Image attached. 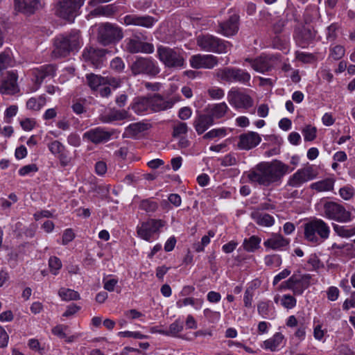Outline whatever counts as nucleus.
Segmentation results:
<instances>
[{
	"label": "nucleus",
	"instance_id": "nucleus-36",
	"mask_svg": "<svg viewBox=\"0 0 355 355\" xmlns=\"http://www.w3.org/2000/svg\"><path fill=\"white\" fill-rule=\"evenodd\" d=\"M273 309L270 301H260L257 304L258 313L263 318H267L269 315H272Z\"/></svg>",
	"mask_w": 355,
	"mask_h": 355
},
{
	"label": "nucleus",
	"instance_id": "nucleus-22",
	"mask_svg": "<svg viewBox=\"0 0 355 355\" xmlns=\"http://www.w3.org/2000/svg\"><path fill=\"white\" fill-rule=\"evenodd\" d=\"M261 141V138L258 133L248 132L239 136L237 146L239 149L248 150L258 146Z\"/></svg>",
	"mask_w": 355,
	"mask_h": 355
},
{
	"label": "nucleus",
	"instance_id": "nucleus-52",
	"mask_svg": "<svg viewBox=\"0 0 355 355\" xmlns=\"http://www.w3.org/2000/svg\"><path fill=\"white\" fill-rule=\"evenodd\" d=\"M265 263L268 266H279L282 263L281 257L278 254L267 255L264 259Z\"/></svg>",
	"mask_w": 355,
	"mask_h": 355
},
{
	"label": "nucleus",
	"instance_id": "nucleus-42",
	"mask_svg": "<svg viewBox=\"0 0 355 355\" xmlns=\"http://www.w3.org/2000/svg\"><path fill=\"white\" fill-rule=\"evenodd\" d=\"M283 338L284 337L281 334L277 333L272 338L263 342L264 347L266 349H269L271 351H274L280 345Z\"/></svg>",
	"mask_w": 355,
	"mask_h": 355
},
{
	"label": "nucleus",
	"instance_id": "nucleus-56",
	"mask_svg": "<svg viewBox=\"0 0 355 355\" xmlns=\"http://www.w3.org/2000/svg\"><path fill=\"white\" fill-rule=\"evenodd\" d=\"M57 157L62 167L69 166L72 161V157L69 156V153L67 149H65L64 151L60 154Z\"/></svg>",
	"mask_w": 355,
	"mask_h": 355
},
{
	"label": "nucleus",
	"instance_id": "nucleus-40",
	"mask_svg": "<svg viewBox=\"0 0 355 355\" xmlns=\"http://www.w3.org/2000/svg\"><path fill=\"white\" fill-rule=\"evenodd\" d=\"M87 84L92 89H96L100 85L105 84V78L94 73L87 74L86 76Z\"/></svg>",
	"mask_w": 355,
	"mask_h": 355
},
{
	"label": "nucleus",
	"instance_id": "nucleus-6",
	"mask_svg": "<svg viewBox=\"0 0 355 355\" xmlns=\"http://www.w3.org/2000/svg\"><path fill=\"white\" fill-rule=\"evenodd\" d=\"M196 44L202 51L216 53L227 51L230 43L210 34H201L196 37Z\"/></svg>",
	"mask_w": 355,
	"mask_h": 355
},
{
	"label": "nucleus",
	"instance_id": "nucleus-34",
	"mask_svg": "<svg viewBox=\"0 0 355 355\" xmlns=\"http://www.w3.org/2000/svg\"><path fill=\"white\" fill-rule=\"evenodd\" d=\"M150 127L148 123L144 122L131 123L125 128V133L129 137H136L139 133L148 130Z\"/></svg>",
	"mask_w": 355,
	"mask_h": 355
},
{
	"label": "nucleus",
	"instance_id": "nucleus-24",
	"mask_svg": "<svg viewBox=\"0 0 355 355\" xmlns=\"http://www.w3.org/2000/svg\"><path fill=\"white\" fill-rule=\"evenodd\" d=\"M154 22V18L150 16L129 15L124 17V24L128 26L135 25L150 28L153 25Z\"/></svg>",
	"mask_w": 355,
	"mask_h": 355
},
{
	"label": "nucleus",
	"instance_id": "nucleus-26",
	"mask_svg": "<svg viewBox=\"0 0 355 355\" xmlns=\"http://www.w3.org/2000/svg\"><path fill=\"white\" fill-rule=\"evenodd\" d=\"M150 102V109L154 112H159L171 108L174 103L171 100H165L159 94H154L148 97Z\"/></svg>",
	"mask_w": 355,
	"mask_h": 355
},
{
	"label": "nucleus",
	"instance_id": "nucleus-35",
	"mask_svg": "<svg viewBox=\"0 0 355 355\" xmlns=\"http://www.w3.org/2000/svg\"><path fill=\"white\" fill-rule=\"evenodd\" d=\"M333 229L339 236L343 238H349L355 235V225L342 226L333 224Z\"/></svg>",
	"mask_w": 355,
	"mask_h": 355
},
{
	"label": "nucleus",
	"instance_id": "nucleus-37",
	"mask_svg": "<svg viewBox=\"0 0 355 355\" xmlns=\"http://www.w3.org/2000/svg\"><path fill=\"white\" fill-rule=\"evenodd\" d=\"M129 114L125 110H112L108 114L104 116L103 121L110 123L113 121H120L127 119Z\"/></svg>",
	"mask_w": 355,
	"mask_h": 355
},
{
	"label": "nucleus",
	"instance_id": "nucleus-9",
	"mask_svg": "<svg viewBox=\"0 0 355 355\" xmlns=\"http://www.w3.org/2000/svg\"><path fill=\"white\" fill-rule=\"evenodd\" d=\"M130 70L134 76L145 74L155 76L159 72V69L153 60L143 57L137 58L132 62Z\"/></svg>",
	"mask_w": 355,
	"mask_h": 355
},
{
	"label": "nucleus",
	"instance_id": "nucleus-17",
	"mask_svg": "<svg viewBox=\"0 0 355 355\" xmlns=\"http://www.w3.org/2000/svg\"><path fill=\"white\" fill-rule=\"evenodd\" d=\"M164 225L162 220L150 219L141 224L137 229V234L141 239L149 241L153 234L157 232Z\"/></svg>",
	"mask_w": 355,
	"mask_h": 355
},
{
	"label": "nucleus",
	"instance_id": "nucleus-2",
	"mask_svg": "<svg viewBox=\"0 0 355 355\" xmlns=\"http://www.w3.org/2000/svg\"><path fill=\"white\" fill-rule=\"evenodd\" d=\"M330 227L320 218H313L304 224V239L313 243L320 244L329 237Z\"/></svg>",
	"mask_w": 355,
	"mask_h": 355
},
{
	"label": "nucleus",
	"instance_id": "nucleus-57",
	"mask_svg": "<svg viewBox=\"0 0 355 355\" xmlns=\"http://www.w3.org/2000/svg\"><path fill=\"white\" fill-rule=\"evenodd\" d=\"M110 67L116 72H121L125 68V64L121 58L116 57L110 62Z\"/></svg>",
	"mask_w": 355,
	"mask_h": 355
},
{
	"label": "nucleus",
	"instance_id": "nucleus-46",
	"mask_svg": "<svg viewBox=\"0 0 355 355\" xmlns=\"http://www.w3.org/2000/svg\"><path fill=\"white\" fill-rule=\"evenodd\" d=\"M302 132L306 141H311L316 137L317 129L311 125H306L302 129Z\"/></svg>",
	"mask_w": 355,
	"mask_h": 355
},
{
	"label": "nucleus",
	"instance_id": "nucleus-1",
	"mask_svg": "<svg viewBox=\"0 0 355 355\" xmlns=\"http://www.w3.org/2000/svg\"><path fill=\"white\" fill-rule=\"evenodd\" d=\"M289 166L279 160L263 162L246 173L248 181L252 184L269 187L279 181L288 171Z\"/></svg>",
	"mask_w": 355,
	"mask_h": 355
},
{
	"label": "nucleus",
	"instance_id": "nucleus-32",
	"mask_svg": "<svg viewBox=\"0 0 355 355\" xmlns=\"http://www.w3.org/2000/svg\"><path fill=\"white\" fill-rule=\"evenodd\" d=\"M335 180L333 178H326L310 185V188L317 192L331 191L334 189Z\"/></svg>",
	"mask_w": 355,
	"mask_h": 355
},
{
	"label": "nucleus",
	"instance_id": "nucleus-14",
	"mask_svg": "<svg viewBox=\"0 0 355 355\" xmlns=\"http://www.w3.org/2000/svg\"><path fill=\"white\" fill-rule=\"evenodd\" d=\"M107 52L106 49L89 46L84 49L82 57L85 62L91 64L95 68H99L103 64Z\"/></svg>",
	"mask_w": 355,
	"mask_h": 355
},
{
	"label": "nucleus",
	"instance_id": "nucleus-4",
	"mask_svg": "<svg viewBox=\"0 0 355 355\" xmlns=\"http://www.w3.org/2000/svg\"><path fill=\"white\" fill-rule=\"evenodd\" d=\"M123 37V29L115 24L104 22L98 26L97 41L103 46L115 44Z\"/></svg>",
	"mask_w": 355,
	"mask_h": 355
},
{
	"label": "nucleus",
	"instance_id": "nucleus-41",
	"mask_svg": "<svg viewBox=\"0 0 355 355\" xmlns=\"http://www.w3.org/2000/svg\"><path fill=\"white\" fill-rule=\"evenodd\" d=\"M59 296L64 301L76 300L80 299V295L74 290L61 288L58 291Z\"/></svg>",
	"mask_w": 355,
	"mask_h": 355
},
{
	"label": "nucleus",
	"instance_id": "nucleus-11",
	"mask_svg": "<svg viewBox=\"0 0 355 355\" xmlns=\"http://www.w3.org/2000/svg\"><path fill=\"white\" fill-rule=\"evenodd\" d=\"M318 173L313 166H307L298 169L288 180L287 185L291 187H300L304 183L313 180L317 177Z\"/></svg>",
	"mask_w": 355,
	"mask_h": 355
},
{
	"label": "nucleus",
	"instance_id": "nucleus-23",
	"mask_svg": "<svg viewBox=\"0 0 355 355\" xmlns=\"http://www.w3.org/2000/svg\"><path fill=\"white\" fill-rule=\"evenodd\" d=\"M55 66L53 64H46L39 68L33 69L32 74L34 77V81L40 86L42 81L46 77H53L55 73Z\"/></svg>",
	"mask_w": 355,
	"mask_h": 355
},
{
	"label": "nucleus",
	"instance_id": "nucleus-16",
	"mask_svg": "<svg viewBox=\"0 0 355 355\" xmlns=\"http://www.w3.org/2000/svg\"><path fill=\"white\" fill-rule=\"evenodd\" d=\"M256 71L265 73L270 71L276 64L277 58L274 55H260L254 60L245 59Z\"/></svg>",
	"mask_w": 355,
	"mask_h": 355
},
{
	"label": "nucleus",
	"instance_id": "nucleus-15",
	"mask_svg": "<svg viewBox=\"0 0 355 355\" xmlns=\"http://www.w3.org/2000/svg\"><path fill=\"white\" fill-rule=\"evenodd\" d=\"M230 105L236 109H248L253 105L252 98L248 95L236 89H231L227 94Z\"/></svg>",
	"mask_w": 355,
	"mask_h": 355
},
{
	"label": "nucleus",
	"instance_id": "nucleus-47",
	"mask_svg": "<svg viewBox=\"0 0 355 355\" xmlns=\"http://www.w3.org/2000/svg\"><path fill=\"white\" fill-rule=\"evenodd\" d=\"M49 151L54 155L58 156L63 153L66 147L59 141L55 140L48 144Z\"/></svg>",
	"mask_w": 355,
	"mask_h": 355
},
{
	"label": "nucleus",
	"instance_id": "nucleus-58",
	"mask_svg": "<svg viewBox=\"0 0 355 355\" xmlns=\"http://www.w3.org/2000/svg\"><path fill=\"white\" fill-rule=\"evenodd\" d=\"M12 60L9 54L3 52L0 53V71L11 65Z\"/></svg>",
	"mask_w": 355,
	"mask_h": 355
},
{
	"label": "nucleus",
	"instance_id": "nucleus-43",
	"mask_svg": "<svg viewBox=\"0 0 355 355\" xmlns=\"http://www.w3.org/2000/svg\"><path fill=\"white\" fill-rule=\"evenodd\" d=\"M257 288L256 284H254L250 286H248L243 296V303L244 306L246 308H251L252 304L253 297L254 295V290Z\"/></svg>",
	"mask_w": 355,
	"mask_h": 355
},
{
	"label": "nucleus",
	"instance_id": "nucleus-27",
	"mask_svg": "<svg viewBox=\"0 0 355 355\" xmlns=\"http://www.w3.org/2000/svg\"><path fill=\"white\" fill-rule=\"evenodd\" d=\"M213 120L207 113L198 114L194 119L193 125L198 135H202L214 125Z\"/></svg>",
	"mask_w": 355,
	"mask_h": 355
},
{
	"label": "nucleus",
	"instance_id": "nucleus-48",
	"mask_svg": "<svg viewBox=\"0 0 355 355\" xmlns=\"http://www.w3.org/2000/svg\"><path fill=\"white\" fill-rule=\"evenodd\" d=\"M139 208L146 212H154L158 208V205L150 199H145L140 202Z\"/></svg>",
	"mask_w": 355,
	"mask_h": 355
},
{
	"label": "nucleus",
	"instance_id": "nucleus-29",
	"mask_svg": "<svg viewBox=\"0 0 355 355\" xmlns=\"http://www.w3.org/2000/svg\"><path fill=\"white\" fill-rule=\"evenodd\" d=\"M251 218L256 223L263 227H271L275 223V218L268 214L262 213L259 210H254L250 214Z\"/></svg>",
	"mask_w": 355,
	"mask_h": 355
},
{
	"label": "nucleus",
	"instance_id": "nucleus-30",
	"mask_svg": "<svg viewBox=\"0 0 355 355\" xmlns=\"http://www.w3.org/2000/svg\"><path fill=\"white\" fill-rule=\"evenodd\" d=\"M130 107L137 114H141L150 108L148 97H137L134 98Z\"/></svg>",
	"mask_w": 355,
	"mask_h": 355
},
{
	"label": "nucleus",
	"instance_id": "nucleus-25",
	"mask_svg": "<svg viewBox=\"0 0 355 355\" xmlns=\"http://www.w3.org/2000/svg\"><path fill=\"white\" fill-rule=\"evenodd\" d=\"M289 244V240L281 234H273L270 238L266 240L263 245L266 248L274 250H282Z\"/></svg>",
	"mask_w": 355,
	"mask_h": 355
},
{
	"label": "nucleus",
	"instance_id": "nucleus-39",
	"mask_svg": "<svg viewBox=\"0 0 355 355\" xmlns=\"http://www.w3.org/2000/svg\"><path fill=\"white\" fill-rule=\"evenodd\" d=\"M203 300L202 299H195L193 297H186L180 300L177 302L176 305L178 308H182L183 306L191 305L196 309H199L202 307Z\"/></svg>",
	"mask_w": 355,
	"mask_h": 355
},
{
	"label": "nucleus",
	"instance_id": "nucleus-10",
	"mask_svg": "<svg viewBox=\"0 0 355 355\" xmlns=\"http://www.w3.org/2000/svg\"><path fill=\"white\" fill-rule=\"evenodd\" d=\"M85 0H62L59 2L58 15L69 21H73L79 14Z\"/></svg>",
	"mask_w": 355,
	"mask_h": 355
},
{
	"label": "nucleus",
	"instance_id": "nucleus-54",
	"mask_svg": "<svg viewBox=\"0 0 355 355\" xmlns=\"http://www.w3.org/2000/svg\"><path fill=\"white\" fill-rule=\"evenodd\" d=\"M188 131V126L186 123L179 122L173 128V137H178L185 135Z\"/></svg>",
	"mask_w": 355,
	"mask_h": 355
},
{
	"label": "nucleus",
	"instance_id": "nucleus-7",
	"mask_svg": "<svg viewBox=\"0 0 355 355\" xmlns=\"http://www.w3.org/2000/svg\"><path fill=\"white\" fill-rule=\"evenodd\" d=\"M324 215L329 219L338 223H348L352 220V213L338 202L329 201L324 204Z\"/></svg>",
	"mask_w": 355,
	"mask_h": 355
},
{
	"label": "nucleus",
	"instance_id": "nucleus-38",
	"mask_svg": "<svg viewBox=\"0 0 355 355\" xmlns=\"http://www.w3.org/2000/svg\"><path fill=\"white\" fill-rule=\"evenodd\" d=\"M261 239L257 236H252L249 239H245L243 241V248L248 252H254L259 248Z\"/></svg>",
	"mask_w": 355,
	"mask_h": 355
},
{
	"label": "nucleus",
	"instance_id": "nucleus-19",
	"mask_svg": "<svg viewBox=\"0 0 355 355\" xmlns=\"http://www.w3.org/2000/svg\"><path fill=\"white\" fill-rule=\"evenodd\" d=\"M239 16L233 14L227 21L219 23L217 32L226 37L232 36L239 31Z\"/></svg>",
	"mask_w": 355,
	"mask_h": 355
},
{
	"label": "nucleus",
	"instance_id": "nucleus-55",
	"mask_svg": "<svg viewBox=\"0 0 355 355\" xmlns=\"http://www.w3.org/2000/svg\"><path fill=\"white\" fill-rule=\"evenodd\" d=\"M208 94L213 99H220L224 95V90L220 87H212L207 90Z\"/></svg>",
	"mask_w": 355,
	"mask_h": 355
},
{
	"label": "nucleus",
	"instance_id": "nucleus-53",
	"mask_svg": "<svg viewBox=\"0 0 355 355\" xmlns=\"http://www.w3.org/2000/svg\"><path fill=\"white\" fill-rule=\"evenodd\" d=\"M339 193L342 198L349 200L354 196L355 190L352 187L346 186L340 189Z\"/></svg>",
	"mask_w": 355,
	"mask_h": 355
},
{
	"label": "nucleus",
	"instance_id": "nucleus-8",
	"mask_svg": "<svg viewBox=\"0 0 355 355\" xmlns=\"http://www.w3.org/2000/svg\"><path fill=\"white\" fill-rule=\"evenodd\" d=\"M159 60L166 67L171 68L181 67L184 64V59L180 52L167 46H159L157 48Z\"/></svg>",
	"mask_w": 355,
	"mask_h": 355
},
{
	"label": "nucleus",
	"instance_id": "nucleus-61",
	"mask_svg": "<svg viewBox=\"0 0 355 355\" xmlns=\"http://www.w3.org/2000/svg\"><path fill=\"white\" fill-rule=\"evenodd\" d=\"M20 124L24 130L30 131L35 128L36 122L33 119L27 118L21 121Z\"/></svg>",
	"mask_w": 355,
	"mask_h": 355
},
{
	"label": "nucleus",
	"instance_id": "nucleus-18",
	"mask_svg": "<svg viewBox=\"0 0 355 355\" xmlns=\"http://www.w3.org/2000/svg\"><path fill=\"white\" fill-rule=\"evenodd\" d=\"M218 63V58L213 55L197 54L191 56V66L194 69H212Z\"/></svg>",
	"mask_w": 355,
	"mask_h": 355
},
{
	"label": "nucleus",
	"instance_id": "nucleus-63",
	"mask_svg": "<svg viewBox=\"0 0 355 355\" xmlns=\"http://www.w3.org/2000/svg\"><path fill=\"white\" fill-rule=\"evenodd\" d=\"M291 273V271L289 269L285 268L274 277L272 284L274 286L277 285L279 282L288 277Z\"/></svg>",
	"mask_w": 355,
	"mask_h": 355
},
{
	"label": "nucleus",
	"instance_id": "nucleus-62",
	"mask_svg": "<svg viewBox=\"0 0 355 355\" xmlns=\"http://www.w3.org/2000/svg\"><path fill=\"white\" fill-rule=\"evenodd\" d=\"M236 157L231 154L226 155L222 159L220 164L223 166H231L236 164Z\"/></svg>",
	"mask_w": 355,
	"mask_h": 355
},
{
	"label": "nucleus",
	"instance_id": "nucleus-33",
	"mask_svg": "<svg viewBox=\"0 0 355 355\" xmlns=\"http://www.w3.org/2000/svg\"><path fill=\"white\" fill-rule=\"evenodd\" d=\"M117 11L116 7L114 4L101 6L92 10L89 15L93 17L103 16L110 17L114 15Z\"/></svg>",
	"mask_w": 355,
	"mask_h": 355
},
{
	"label": "nucleus",
	"instance_id": "nucleus-59",
	"mask_svg": "<svg viewBox=\"0 0 355 355\" xmlns=\"http://www.w3.org/2000/svg\"><path fill=\"white\" fill-rule=\"evenodd\" d=\"M14 3L15 8L19 11L29 14L33 13V10L28 8V2L25 0H14Z\"/></svg>",
	"mask_w": 355,
	"mask_h": 355
},
{
	"label": "nucleus",
	"instance_id": "nucleus-3",
	"mask_svg": "<svg viewBox=\"0 0 355 355\" xmlns=\"http://www.w3.org/2000/svg\"><path fill=\"white\" fill-rule=\"evenodd\" d=\"M80 46L79 32L72 31L69 33L59 35L54 40L52 55L55 58L65 57Z\"/></svg>",
	"mask_w": 355,
	"mask_h": 355
},
{
	"label": "nucleus",
	"instance_id": "nucleus-13",
	"mask_svg": "<svg viewBox=\"0 0 355 355\" xmlns=\"http://www.w3.org/2000/svg\"><path fill=\"white\" fill-rule=\"evenodd\" d=\"M290 279L291 291L294 295H300L309 287L311 276L309 274H302L297 272L293 274Z\"/></svg>",
	"mask_w": 355,
	"mask_h": 355
},
{
	"label": "nucleus",
	"instance_id": "nucleus-28",
	"mask_svg": "<svg viewBox=\"0 0 355 355\" xmlns=\"http://www.w3.org/2000/svg\"><path fill=\"white\" fill-rule=\"evenodd\" d=\"M228 110L227 105L223 102L209 106L206 110V113L209 115L214 123V120L223 118Z\"/></svg>",
	"mask_w": 355,
	"mask_h": 355
},
{
	"label": "nucleus",
	"instance_id": "nucleus-21",
	"mask_svg": "<svg viewBox=\"0 0 355 355\" xmlns=\"http://www.w3.org/2000/svg\"><path fill=\"white\" fill-rule=\"evenodd\" d=\"M17 76L13 71H8L7 76L0 80V93L14 94L18 92Z\"/></svg>",
	"mask_w": 355,
	"mask_h": 355
},
{
	"label": "nucleus",
	"instance_id": "nucleus-5",
	"mask_svg": "<svg viewBox=\"0 0 355 355\" xmlns=\"http://www.w3.org/2000/svg\"><path fill=\"white\" fill-rule=\"evenodd\" d=\"M215 78L220 82L240 83L249 85L251 79L250 74L240 68L227 67L218 69L214 72Z\"/></svg>",
	"mask_w": 355,
	"mask_h": 355
},
{
	"label": "nucleus",
	"instance_id": "nucleus-60",
	"mask_svg": "<svg viewBox=\"0 0 355 355\" xmlns=\"http://www.w3.org/2000/svg\"><path fill=\"white\" fill-rule=\"evenodd\" d=\"M38 171V168L36 164H31L28 165H26L21 167L19 170V174L21 176L26 175L31 173H35Z\"/></svg>",
	"mask_w": 355,
	"mask_h": 355
},
{
	"label": "nucleus",
	"instance_id": "nucleus-20",
	"mask_svg": "<svg viewBox=\"0 0 355 355\" xmlns=\"http://www.w3.org/2000/svg\"><path fill=\"white\" fill-rule=\"evenodd\" d=\"M111 136V132L101 128H96L85 132L83 137L94 144H98L107 141Z\"/></svg>",
	"mask_w": 355,
	"mask_h": 355
},
{
	"label": "nucleus",
	"instance_id": "nucleus-12",
	"mask_svg": "<svg viewBox=\"0 0 355 355\" xmlns=\"http://www.w3.org/2000/svg\"><path fill=\"white\" fill-rule=\"evenodd\" d=\"M125 49L130 53H152L154 46L151 43L143 42L138 35H134L125 40Z\"/></svg>",
	"mask_w": 355,
	"mask_h": 355
},
{
	"label": "nucleus",
	"instance_id": "nucleus-51",
	"mask_svg": "<svg viewBox=\"0 0 355 355\" xmlns=\"http://www.w3.org/2000/svg\"><path fill=\"white\" fill-rule=\"evenodd\" d=\"M49 266L51 272L53 275H56L62 267V262L57 257H51L49 260Z\"/></svg>",
	"mask_w": 355,
	"mask_h": 355
},
{
	"label": "nucleus",
	"instance_id": "nucleus-50",
	"mask_svg": "<svg viewBox=\"0 0 355 355\" xmlns=\"http://www.w3.org/2000/svg\"><path fill=\"white\" fill-rule=\"evenodd\" d=\"M345 49L340 45H336L330 50L329 58L334 60L341 59L345 55Z\"/></svg>",
	"mask_w": 355,
	"mask_h": 355
},
{
	"label": "nucleus",
	"instance_id": "nucleus-45",
	"mask_svg": "<svg viewBox=\"0 0 355 355\" xmlns=\"http://www.w3.org/2000/svg\"><path fill=\"white\" fill-rule=\"evenodd\" d=\"M227 135V130L225 128H215L205 133L203 139H212L216 137H224Z\"/></svg>",
	"mask_w": 355,
	"mask_h": 355
},
{
	"label": "nucleus",
	"instance_id": "nucleus-31",
	"mask_svg": "<svg viewBox=\"0 0 355 355\" xmlns=\"http://www.w3.org/2000/svg\"><path fill=\"white\" fill-rule=\"evenodd\" d=\"M315 37V33L308 27H302L297 33L298 42L302 47L308 45Z\"/></svg>",
	"mask_w": 355,
	"mask_h": 355
},
{
	"label": "nucleus",
	"instance_id": "nucleus-64",
	"mask_svg": "<svg viewBox=\"0 0 355 355\" xmlns=\"http://www.w3.org/2000/svg\"><path fill=\"white\" fill-rule=\"evenodd\" d=\"M67 142L71 146L78 147L80 145V138L77 134L71 133L67 137Z\"/></svg>",
	"mask_w": 355,
	"mask_h": 355
},
{
	"label": "nucleus",
	"instance_id": "nucleus-49",
	"mask_svg": "<svg viewBox=\"0 0 355 355\" xmlns=\"http://www.w3.org/2000/svg\"><path fill=\"white\" fill-rule=\"evenodd\" d=\"M296 303V299L291 295H284L281 299V304L287 309L294 308Z\"/></svg>",
	"mask_w": 355,
	"mask_h": 355
},
{
	"label": "nucleus",
	"instance_id": "nucleus-44",
	"mask_svg": "<svg viewBox=\"0 0 355 355\" xmlns=\"http://www.w3.org/2000/svg\"><path fill=\"white\" fill-rule=\"evenodd\" d=\"M183 330V323L177 320L173 323L171 324L167 331H159L160 334H165L166 336H176L178 333Z\"/></svg>",
	"mask_w": 355,
	"mask_h": 355
}]
</instances>
